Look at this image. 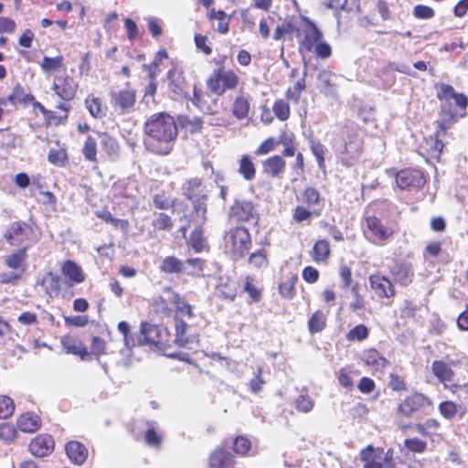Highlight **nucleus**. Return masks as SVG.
I'll use <instances>...</instances> for the list:
<instances>
[{"mask_svg":"<svg viewBox=\"0 0 468 468\" xmlns=\"http://www.w3.org/2000/svg\"><path fill=\"white\" fill-rule=\"evenodd\" d=\"M144 428V440L147 445L156 448L160 447L163 442V436L159 431L158 423L154 420H145Z\"/></svg>","mask_w":468,"mask_h":468,"instance_id":"24","label":"nucleus"},{"mask_svg":"<svg viewBox=\"0 0 468 468\" xmlns=\"http://www.w3.org/2000/svg\"><path fill=\"white\" fill-rule=\"evenodd\" d=\"M184 194L194 204V209L197 215V223L202 225L207 220V207L205 203L206 195L202 188V181L199 178L188 180L184 186Z\"/></svg>","mask_w":468,"mask_h":468,"instance_id":"4","label":"nucleus"},{"mask_svg":"<svg viewBox=\"0 0 468 468\" xmlns=\"http://www.w3.org/2000/svg\"><path fill=\"white\" fill-rule=\"evenodd\" d=\"M153 204L158 209H169L174 207V201L171 200L165 194H155L153 197Z\"/></svg>","mask_w":468,"mask_h":468,"instance_id":"53","label":"nucleus"},{"mask_svg":"<svg viewBox=\"0 0 468 468\" xmlns=\"http://www.w3.org/2000/svg\"><path fill=\"white\" fill-rule=\"evenodd\" d=\"M41 426V420L37 414L26 412L16 420V427L19 431L27 433L37 431Z\"/></svg>","mask_w":468,"mask_h":468,"instance_id":"20","label":"nucleus"},{"mask_svg":"<svg viewBox=\"0 0 468 468\" xmlns=\"http://www.w3.org/2000/svg\"><path fill=\"white\" fill-rule=\"evenodd\" d=\"M294 404L297 410L303 413H308L313 410L314 401L310 396L301 394L295 399Z\"/></svg>","mask_w":468,"mask_h":468,"instance_id":"44","label":"nucleus"},{"mask_svg":"<svg viewBox=\"0 0 468 468\" xmlns=\"http://www.w3.org/2000/svg\"><path fill=\"white\" fill-rule=\"evenodd\" d=\"M428 144L430 145V148L427 153L429 158L438 161L442 153L443 144L437 139L431 138L430 142H428Z\"/></svg>","mask_w":468,"mask_h":468,"instance_id":"54","label":"nucleus"},{"mask_svg":"<svg viewBox=\"0 0 468 468\" xmlns=\"http://www.w3.org/2000/svg\"><path fill=\"white\" fill-rule=\"evenodd\" d=\"M371 289L380 298H390L395 295V289L389 279L380 274L369 276Z\"/></svg>","mask_w":468,"mask_h":468,"instance_id":"14","label":"nucleus"},{"mask_svg":"<svg viewBox=\"0 0 468 468\" xmlns=\"http://www.w3.org/2000/svg\"><path fill=\"white\" fill-rule=\"evenodd\" d=\"M426 179L424 174L417 169H405L396 176V184L400 189H419L424 186Z\"/></svg>","mask_w":468,"mask_h":468,"instance_id":"9","label":"nucleus"},{"mask_svg":"<svg viewBox=\"0 0 468 468\" xmlns=\"http://www.w3.org/2000/svg\"><path fill=\"white\" fill-rule=\"evenodd\" d=\"M239 174L244 179L251 181L255 177L256 169L254 164L248 155H242L239 160Z\"/></svg>","mask_w":468,"mask_h":468,"instance_id":"40","label":"nucleus"},{"mask_svg":"<svg viewBox=\"0 0 468 468\" xmlns=\"http://www.w3.org/2000/svg\"><path fill=\"white\" fill-rule=\"evenodd\" d=\"M250 101L251 98L250 95H245L241 93L239 96H237L233 101L231 108L232 114L238 120L246 119L250 110Z\"/></svg>","mask_w":468,"mask_h":468,"instance_id":"23","label":"nucleus"},{"mask_svg":"<svg viewBox=\"0 0 468 468\" xmlns=\"http://www.w3.org/2000/svg\"><path fill=\"white\" fill-rule=\"evenodd\" d=\"M27 227L26 224L15 222L10 226L5 234V238L10 245L19 246L23 243L26 237L27 236Z\"/></svg>","mask_w":468,"mask_h":468,"instance_id":"22","label":"nucleus"},{"mask_svg":"<svg viewBox=\"0 0 468 468\" xmlns=\"http://www.w3.org/2000/svg\"><path fill=\"white\" fill-rule=\"evenodd\" d=\"M111 105L120 114L131 112L136 101V93L133 89H124L111 92Z\"/></svg>","mask_w":468,"mask_h":468,"instance_id":"8","label":"nucleus"},{"mask_svg":"<svg viewBox=\"0 0 468 468\" xmlns=\"http://www.w3.org/2000/svg\"><path fill=\"white\" fill-rule=\"evenodd\" d=\"M294 29L295 27L291 21H285L276 27L273 38L275 40H281L285 35L293 33Z\"/></svg>","mask_w":468,"mask_h":468,"instance_id":"56","label":"nucleus"},{"mask_svg":"<svg viewBox=\"0 0 468 468\" xmlns=\"http://www.w3.org/2000/svg\"><path fill=\"white\" fill-rule=\"evenodd\" d=\"M239 77L232 70L217 69L207 80V89L217 95H222L228 90H234L239 84Z\"/></svg>","mask_w":468,"mask_h":468,"instance_id":"5","label":"nucleus"},{"mask_svg":"<svg viewBox=\"0 0 468 468\" xmlns=\"http://www.w3.org/2000/svg\"><path fill=\"white\" fill-rule=\"evenodd\" d=\"M366 222L365 235L372 243L382 245L393 234V230L383 225L380 219L376 217L367 218Z\"/></svg>","mask_w":468,"mask_h":468,"instance_id":"7","label":"nucleus"},{"mask_svg":"<svg viewBox=\"0 0 468 468\" xmlns=\"http://www.w3.org/2000/svg\"><path fill=\"white\" fill-rule=\"evenodd\" d=\"M217 294L222 299L233 301L237 294L236 282L232 280H227L224 282L223 279H221L220 282L217 286Z\"/></svg>","mask_w":468,"mask_h":468,"instance_id":"31","label":"nucleus"},{"mask_svg":"<svg viewBox=\"0 0 468 468\" xmlns=\"http://www.w3.org/2000/svg\"><path fill=\"white\" fill-rule=\"evenodd\" d=\"M344 143L336 147L337 157L346 166H352L357 161L362 149V140L354 128L342 131Z\"/></svg>","mask_w":468,"mask_h":468,"instance_id":"3","label":"nucleus"},{"mask_svg":"<svg viewBox=\"0 0 468 468\" xmlns=\"http://www.w3.org/2000/svg\"><path fill=\"white\" fill-rule=\"evenodd\" d=\"M413 15L420 19H429L434 16V11L430 6L418 5L414 7Z\"/></svg>","mask_w":468,"mask_h":468,"instance_id":"63","label":"nucleus"},{"mask_svg":"<svg viewBox=\"0 0 468 468\" xmlns=\"http://www.w3.org/2000/svg\"><path fill=\"white\" fill-rule=\"evenodd\" d=\"M187 328V324L180 319H176V342L180 346H184L187 343V339L185 336Z\"/></svg>","mask_w":468,"mask_h":468,"instance_id":"51","label":"nucleus"},{"mask_svg":"<svg viewBox=\"0 0 468 468\" xmlns=\"http://www.w3.org/2000/svg\"><path fill=\"white\" fill-rule=\"evenodd\" d=\"M439 411L445 419L451 420L457 414V406L452 401H443L439 405Z\"/></svg>","mask_w":468,"mask_h":468,"instance_id":"52","label":"nucleus"},{"mask_svg":"<svg viewBox=\"0 0 468 468\" xmlns=\"http://www.w3.org/2000/svg\"><path fill=\"white\" fill-rule=\"evenodd\" d=\"M312 212L303 206H297L293 210L292 218L294 221L301 223L311 218Z\"/></svg>","mask_w":468,"mask_h":468,"instance_id":"64","label":"nucleus"},{"mask_svg":"<svg viewBox=\"0 0 468 468\" xmlns=\"http://www.w3.org/2000/svg\"><path fill=\"white\" fill-rule=\"evenodd\" d=\"M176 311L177 314H180L182 316H186L188 318L193 317V311L192 306L183 298H181L179 295L176 294L174 296L173 300Z\"/></svg>","mask_w":468,"mask_h":468,"instance_id":"42","label":"nucleus"},{"mask_svg":"<svg viewBox=\"0 0 468 468\" xmlns=\"http://www.w3.org/2000/svg\"><path fill=\"white\" fill-rule=\"evenodd\" d=\"M144 132L145 148L160 155L170 154L178 133L174 118L165 112L152 114L144 124Z\"/></svg>","mask_w":468,"mask_h":468,"instance_id":"1","label":"nucleus"},{"mask_svg":"<svg viewBox=\"0 0 468 468\" xmlns=\"http://www.w3.org/2000/svg\"><path fill=\"white\" fill-rule=\"evenodd\" d=\"M153 227L157 230H171L173 221L171 217L165 213H158L152 222Z\"/></svg>","mask_w":468,"mask_h":468,"instance_id":"46","label":"nucleus"},{"mask_svg":"<svg viewBox=\"0 0 468 468\" xmlns=\"http://www.w3.org/2000/svg\"><path fill=\"white\" fill-rule=\"evenodd\" d=\"M61 272L65 279V283L69 286L80 284L85 281V273L82 268L75 261L68 260L61 266Z\"/></svg>","mask_w":468,"mask_h":468,"instance_id":"13","label":"nucleus"},{"mask_svg":"<svg viewBox=\"0 0 468 468\" xmlns=\"http://www.w3.org/2000/svg\"><path fill=\"white\" fill-rule=\"evenodd\" d=\"M160 270L168 274L180 273L185 271V263L175 256H167L163 260Z\"/></svg>","mask_w":468,"mask_h":468,"instance_id":"32","label":"nucleus"},{"mask_svg":"<svg viewBox=\"0 0 468 468\" xmlns=\"http://www.w3.org/2000/svg\"><path fill=\"white\" fill-rule=\"evenodd\" d=\"M404 446L407 450L415 452V453H422L426 451L427 443L426 441L418 439V438H410L406 439L404 441Z\"/></svg>","mask_w":468,"mask_h":468,"instance_id":"48","label":"nucleus"},{"mask_svg":"<svg viewBox=\"0 0 468 468\" xmlns=\"http://www.w3.org/2000/svg\"><path fill=\"white\" fill-rule=\"evenodd\" d=\"M61 344L68 354L79 356L82 361L91 359V355L86 349L80 340L71 337H64Z\"/></svg>","mask_w":468,"mask_h":468,"instance_id":"21","label":"nucleus"},{"mask_svg":"<svg viewBox=\"0 0 468 468\" xmlns=\"http://www.w3.org/2000/svg\"><path fill=\"white\" fill-rule=\"evenodd\" d=\"M366 366L371 370L382 371L388 364V361L376 349H369L364 352L362 357Z\"/></svg>","mask_w":468,"mask_h":468,"instance_id":"25","label":"nucleus"},{"mask_svg":"<svg viewBox=\"0 0 468 468\" xmlns=\"http://www.w3.org/2000/svg\"><path fill=\"white\" fill-rule=\"evenodd\" d=\"M250 235L246 228H232L225 234V252L234 261L243 258L250 250Z\"/></svg>","mask_w":468,"mask_h":468,"instance_id":"2","label":"nucleus"},{"mask_svg":"<svg viewBox=\"0 0 468 468\" xmlns=\"http://www.w3.org/2000/svg\"><path fill=\"white\" fill-rule=\"evenodd\" d=\"M333 73L329 70L323 69L318 74V80L321 82V91L331 98L336 97V90L335 85L331 83Z\"/></svg>","mask_w":468,"mask_h":468,"instance_id":"34","label":"nucleus"},{"mask_svg":"<svg viewBox=\"0 0 468 468\" xmlns=\"http://www.w3.org/2000/svg\"><path fill=\"white\" fill-rule=\"evenodd\" d=\"M323 39L322 32L311 21L307 22L303 29V38L300 43V48H303L308 52L313 51L315 45Z\"/></svg>","mask_w":468,"mask_h":468,"instance_id":"16","label":"nucleus"},{"mask_svg":"<svg viewBox=\"0 0 468 468\" xmlns=\"http://www.w3.org/2000/svg\"><path fill=\"white\" fill-rule=\"evenodd\" d=\"M297 282V276L293 275L283 281L279 285V292L284 298L291 299L294 295V286Z\"/></svg>","mask_w":468,"mask_h":468,"instance_id":"43","label":"nucleus"},{"mask_svg":"<svg viewBox=\"0 0 468 468\" xmlns=\"http://www.w3.org/2000/svg\"><path fill=\"white\" fill-rule=\"evenodd\" d=\"M205 261L201 258H188L185 262V271L187 275L193 277L203 276Z\"/></svg>","mask_w":468,"mask_h":468,"instance_id":"35","label":"nucleus"},{"mask_svg":"<svg viewBox=\"0 0 468 468\" xmlns=\"http://www.w3.org/2000/svg\"><path fill=\"white\" fill-rule=\"evenodd\" d=\"M139 341L141 344L159 347L162 345L160 330L158 326L148 323H142Z\"/></svg>","mask_w":468,"mask_h":468,"instance_id":"19","label":"nucleus"},{"mask_svg":"<svg viewBox=\"0 0 468 468\" xmlns=\"http://www.w3.org/2000/svg\"><path fill=\"white\" fill-rule=\"evenodd\" d=\"M431 405L430 399L421 393L415 392L408 396L399 405V412L405 417H410L414 413Z\"/></svg>","mask_w":468,"mask_h":468,"instance_id":"10","label":"nucleus"},{"mask_svg":"<svg viewBox=\"0 0 468 468\" xmlns=\"http://www.w3.org/2000/svg\"><path fill=\"white\" fill-rule=\"evenodd\" d=\"M82 152L86 159H88L89 161H94L96 159V142L93 138H87Z\"/></svg>","mask_w":468,"mask_h":468,"instance_id":"57","label":"nucleus"},{"mask_svg":"<svg viewBox=\"0 0 468 468\" xmlns=\"http://www.w3.org/2000/svg\"><path fill=\"white\" fill-rule=\"evenodd\" d=\"M368 336V329L364 324H358L351 329L347 335L346 338L349 341L358 340L362 341L367 338Z\"/></svg>","mask_w":468,"mask_h":468,"instance_id":"50","label":"nucleus"},{"mask_svg":"<svg viewBox=\"0 0 468 468\" xmlns=\"http://www.w3.org/2000/svg\"><path fill=\"white\" fill-rule=\"evenodd\" d=\"M276 117L281 121H286L290 117V106L284 100H277L272 107Z\"/></svg>","mask_w":468,"mask_h":468,"instance_id":"45","label":"nucleus"},{"mask_svg":"<svg viewBox=\"0 0 468 468\" xmlns=\"http://www.w3.org/2000/svg\"><path fill=\"white\" fill-rule=\"evenodd\" d=\"M313 51L318 58L323 59L328 58L332 55L330 45L327 42L323 41V39L315 45Z\"/></svg>","mask_w":468,"mask_h":468,"instance_id":"60","label":"nucleus"},{"mask_svg":"<svg viewBox=\"0 0 468 468\" xmlns=\"http://www.w3.org/2000/svg\"><path fill=\"white\" fill-rule=\"evenodd\" d=\"M16 436V430L10 423H2L0 425V438L5 441H11Z\"/></svg>","mask_w":468,"mask_h":468,"instance_id":"58","label":"nucleus"},{"mask_svg":"<svg viewBox=\"0 0 468 468\" xmlns=\"http://www.w3.org/2000/svg\"><path fill=\"white\" fill-rule=\"evenodd\" d=\"M391 273L396 282L406 286L410 284L413 277V270L411 266L402 263L393 267Z\"/></svg>","mask_w":468,"mask_h":468,"instance_id":"29","label":"nucleus"},{"mask_svg":"<svg viewBox=\"0 0 468 468\" xmlns=\"http://www.w3.org/2000/svg\"><path fill=\"white\" fill-rule=\"evenodd\" d=\"M25 257V249L11 254L6 258V265L11 269H18Z\"/></svg>","mask_w":468,"mask_h":468,"instance_id":"62","label":"nucleus"},{"mask_svg":"<svg viewBox=\"0 0 468 468\" xmlns=\"http://www.w3.org/2000/svg\"><path fill=\"white\" fill-rule=\"evenodd\" d=\"M15 410V405L7 396H0V419H6L10 417Z\"/></svg>","mask_w":468,"mask_h":468,"instance_id":"49","label":"nucleus"},{"mask_svg":"<svg viewBox=\"0 0 468 468\" xmlns=\"http://www.w3.org/2000/svg\"><path fill=\"white\" fill-rule=\"evenodd\" d=\"M285 168V161L280 155H273L262 163L263 172L272 177L279 176Z\"/></svg>","mask_w":468,"mask_h":468,"instance_id":"28","label":"nucleus"},{"mask_svg":"<svg viewBox=\"0 0 468 468\" xmlns=\"http://www.w3.org/2000/svg\"><path fill=\"white\" fill-rule=\"evenodd\" d=\"M77 83L73 79L67 78L60 87V99L71 100L75 96Z\"/></svg>","mask_w":468,"mask_h":468,"instance_id":"47","label":"nucleus"},{"mask_svg":"<svg viewBox=\"0 0 468 468\" xmlns=\"http://www.w3.org/2000/svg\"><path fill=\"white\" fill-rule=\"evenodd\" d=\"M167 80L170 91L183 98L188 97V93L186 90V82L181 69L173 67L167 72Z\"/></svg>","mask_w":468,"mask_h":468,"instance_id":"15","label":"nucleus"},{"mask_svg":"<svg viewBox=\"0 0 468 468\" xmlns=\"http://www.w3.org/2000/svg\"><path fill=\"white\" fill-rule=\"evenodd\" d=\"M188 244L197 253H200L207 250V244L204 238L203 229L201 226L197 227L190 234Z\"/></svg>","mask_w":468,"mask_h":468,"instance_id":"33","label":"nucleus"},{"mask_svg":"<svg viewBox=\"0 0 468 468\" xmlns=\"http://www.w3.org/2000/svg\"><path fill=\"white\" fill-rule=\"evenodd\" d=\"M302 200L309 207H322L323 205V198L321 197L319 191L312 186L305 188L303 193Z\"/></svg>","mask_w":468,"mask_h":468,"instance_id":"39","label":"nucleus"},{"mask_svg":"<svg viewBox=\"0 0 468 468\" xmlns=\"http://www.w3.org/2000/svg\"><path fill=\"white\" fill-rule=\"evenodd\" d=\"M37 287L44 291L49 297L56 298L58 296V276L51 271L45 274Z\"/></svg>","mask_w":468,"mask_h":468,"instance_id":"26","label":"nucleus"},{"mask_svg":"<svg viewBox=\"0 0 468 468\" xmlns=\"http://www.w3.org/2000/svg\"><path fill=\"white\" fill-rule=\"evenodd\" d=\"M263 385L264 380L262 378V367H258L257 373L254 376V378L250 379L249 386L250 391L256 394L262 389Z\"/></svg>","mask_w":468,"mask_h":468,"instance_id":"61","label":"nucleus"},{"mask_svg":"<svg viewBox=\"0 0 468 468\" xmlns=\"http://www.w3.org/2000/svg\"><path fill=\"white\" fill-rule=\"evenodd\" d=\"M208 97L209 96L207 94L204 93L203 90L197 89V87H194L193 96L190 97L188 95V97H186V98L189 99L192 101V103L197 108H198L201 112H203L204 113L212 114L213 113L212 108L207 103V100Z\"/></svg>","mask_w":468,"mask_h":468,"instance_id":"30","label":"nucleus"},{"mask_svg":"<svg viewBox=\"0 0 468 468\" xmlns=\"http://www.w3.org/2000/svg\"><path fill=\"white\" fill-rule=\"evenodd\" d=\"M457 92L454 89L448 84H441L439 87L437 97L441 101H445L446 103H450L451 100H453Z\"/></svg>","mask_w":468,"mask_h":468,"instance_id":"55","label":"nucleus"},{"mask_svg":"<svg viewBox=\"0 0 468 468\" xmlns=\"http://www.w3.org/2000/svg\"><path fill=\"white\" fill-rule=\"evenodd\" d=\"M65 452L69 461L77 465L83 464L88 458L87 448L77 441H69L65 445Z\"/></svg>","mask_w":468,"mask_h":468,"instance_id":"17","label":"nucleus"},{"mask_svg":"<svg viewBox=\"0 0 468 468\" xmlns=\"http://www.w3.org/2000/svg\"><path fill=\"white\" fill-rule=\"evenodd\" d=\"M360 459L364 468H394L392 455L389 452L376 451L372 446H367L360 452Z\"/></svg>","mask_w":468,"mask_h":468,"instance_id":"6","label":"nucleus"},{"mask_svg":"<svg viewBox=\"0 0 468 468\" xmlns=\"http://www.w3.org/2000/svg\"><path fill=\"white\" fill-rule=\"evenodd\" d=\"M229 218L235 221H250L257 218L256 208L251 201L235 200L229 209Z\"/></svg>","mask_w":468,"mask_h":468,"instance_id":"11","label":"nucleus"},{"mask_svg":"<svg viewBox=\"0 0 468 468\" xmlns=\"http://www.w3.org/2000/svg\"><path fill=\"white\" fill-rule=\"evenodd\" d=\"M96 215L105 222L111 223L112 226L121 229L122 231H126L128 229L129 223L127 220L113 218L108 210L97 211Z\"/></svg>","mask_w":468,"mask_h":468,"instance_id":"41","label":"nucleus"},{"mask_svg":"<svg viewBox=\"0 0 468 468\" xmlns=\"http://www.w3.org/2000/svg\"><path fill=\"white\" fill-rule=\"evenodd\" d=\"M234 463V456L222 448L215 449L208 458L209 468H229Z\"/></svg>","mask_w":468,"mask_h":468,"instance_id":"18","label":"nucleus"},{"mask_svg":"<svg viewBox=\"0 0 468 468\" xmlns=\"http://www.w3.org/2000/svg\"><path fill=\"white\" fill-rule=\"evenodd\" d=\"M250 448V441L242 436H239L236 438L233 443V450L236 453L244 455L246 454Z\"/></svg>","mask_w":468,"mask_h":468,"instance_id":"59","label":"nucleus"},{"mask_svg":"<svg viewBox=\"0 0 468 468\" xmlns=\"http://www.w3.org/2000/svg\"><path fill=\"white\" fill-rule=\"evenodd\" d=\"M431 371L433 375L445 386L453 380L454 373L450 365L441 361L435 360L431 365Z\"/></svg>","mask_w":468,"mask_h":468,"instance_id":"27","label":"nucleus"},{"mask_svg":"<svg viewBox=\"0 0 468 468\" xmlns=\"http://www.w3.org/2000/svg\"><path fill=\"white\" fill-rule=\"evenodd\" d=\"M85 105L90 115L95 118H101L106 114V110L101 100L93 95H90L86 98Z\"/></svg>","mask_w":468,"mask_h":468,"instance_id":"36","label":"nucleus"},{"mask_svg":"<svg viewBox=\"0 0 468 468\" xmlns=\"http://www.w3.org/2000/svg\"><path fill=\"white\" fill-rule=\"evenodd\" d=\"M330 254L329 242L325 239L317 240L313 248L312 256L314 261H324Z\"/></svg>","mask_w":468,"mask_h":468,"instance_id":"37","label":"nucleus"},{"mask_svg":"<svg viewBox=\"0 0 468 468\" xmlns=\"http://www.w3.org/2000/svg\"><path fill=\"white\" fill-rule=\"evenodd\" d=\"M326 325V314L322 311H316L308 321V328L312 334L324 330Z\"/></svg>","mask_w":468,"mask_h":468,"instance_id":"38","label":"nucleus"},{"mask_svg":"<svg viewBox=\"0 0 468 468\" xmlns=\"http://www.w3.org/2000/svg\"><path fill=\"white\" fill-rule=\"evenodd\" d=\"M54 446L55 442L50 435L41 434L30 441L28 450L35 456L44 457L53 451Z\"/></svg>","mask_w":468,"mask_h":468,"instance_id":"12","label":"nucleus"}]
</instances>
